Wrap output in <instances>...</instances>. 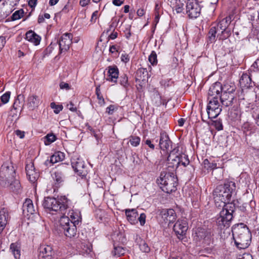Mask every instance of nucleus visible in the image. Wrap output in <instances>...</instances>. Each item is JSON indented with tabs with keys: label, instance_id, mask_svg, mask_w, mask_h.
I'll use <instances>...</instances> for the list:
<instances>
[{
	"label": "nucleus",
	"instance_id": "nucleus-33",
	"mask_svg": "<svg viewBox=\"0 0 259 259\" xmlns=\"http://www.w3.org/2000/svg\"><path fill=\"white\" fill-rule=\"evenodd\" d=\"M25 97L24 95L20 94L17 96L16 99L13 104V108L15 109L21 108L24 105Z\"/></svg>",
	"mask_w": 259,
	"mask_h": 259
},
{
	"label": "nucleus",
	"instance_id": "nucleus-39",
	"mask_svg": "<svg viewBox=\"0 0 259 259\" xmlns=\"http://www.w3.org/2000/svg\"><path fill=\"white\" fill-rule=\"evenodd\" d=\"M96 94L97 95V99L99 100L98 103L101 106L104 105L105 103V102L104 99L101 94L100 84L98 85L96 87Z\"/></svg>",
	"mask_w": 259,
	"mask_h": 259
},
{
	"label": "nucleus",
	"instance_id": "nucleus-61",
	"mask_svg": "<svg viewBox=\"0 0 259 259\" xmlns=\"http://www.w3.org/2000/svg\"><path fill=\"white\" fill-rule=\"evenodd\" d=\"M118 35V33L116 31H114V30L111 32V33L108 36V39H115Z\"/></svg>",
	"mask_w": 259,
	"mask_h": 259
},
{
	"label": "nucleus",
	"instance_id": "nucleus-7",
	"mask_svg": "<svg viewBox=\"0 0 259 259\" xmlns=\"http://www.w3.org/2000/svg\"><path fill=\"white\" fill-rule=\"evenodd\" d=\"M211 229L198 228L194 236V240L199 246L209 245L211 242Z\"/></svg>",
	"mask_w": 259,
	"mask_h": 259
},
{
	"label": "nucleus",
	"instance_id": "nucleus-30",
	"mask_svg": "<svg viewBox=\"0 0 259 259\" xmlns=\"http://www.w3.org/2000/svg\"><path fill=\"white\" fill-rule=\"evenodd\" d=\"M170 6L173 11H176L177 13H181L184 10V4L180 0L171 1Z\"/></svg>",
	"mask_w": 259,
	"mask_h": 259
},
{
	"label": "nucleus",
	"instance_id": "nucleus-10",
	"mask_svg": "<svg viewBox=\"0 0 259 259\" xmlns=\"http://www.w3.org/2000/svg\"><path fill=\"white\" fill-rule=\"evenodd\" d=\"M201 8L197 0H188L186 5V13L190 18H196L199 16Z\"/></svg>",
	"mask_w": 259,
	"mask_h": 259
},
{
	"label": "nucleus",
	"instance_id": "nucleus-1",
	"mask_svg": "<svg viewBox=\"0 0 259 259\" xmlns=\"http://www.w3.org/2000/svg\"><path fill=\"white\" fill-rule=\"evenodd\" d=\"M15 169L12 166L3 165L0 171V184L3 187H9L15 193L21 191V186L19 180L14 177Z\"/></svg>",
	"mask_w": 259,
	"mask_h": 259
},
{
	"label": "nucleus",
	"instance_id": "nucleus-62",
	"mask_svg": "<svg viewBox=\"0 0 259 259\" xmlns=\"http://www.w3.org/2000/svg\"><path fill=\"white\" fill-rule=\"evenodd\" d=\"M15 133L16 135L21 139H23L25 136V133L23 131L16 130Z\"/></svg>",
	"mask_w": 259,
	"mask_h": 259
},
{
	"label": "nucleus",
	"instance_id": "nucleus-29",
	"mask_svg": "<svg viewBox=\"0 0 259 259\" xmlns=\"http://www.w3.org/2000/svg\"><path fill=\"white\" fill-rule=\"evenodd\" d=\"M63 216H64V215ZM64 217L66 216L64 215ZM66 217H68L70 221L73 223V224L78 225L81 222V218L80 216L78 213L74 212L73 210H69Z\"/></svg>",
	"mask_w": 259,
	"mask_h": 259
},
{
	"label": "nucleus",
	"instance_id": "nucleus-42",
	"mask_svg": "<svg viewBox=\"0 0 259 259\" xmlns=\"http://www.w3.org/2000/svg\"><path fill=\"white\" fill-rule=\"evenodd\" d=\"M179 158H180V160H179L180 161V165L182 164L184 167H186V166H187L190 163V161L189 160L188 156V155H187L186 154H179Z\"/></svg>",
	"mask_w": 259,
	"mask_h": 259
},
{
	"label": "nucleus",
	"instance_id": "nucleus-35",
	"mask_svg": "<svg viewBox=\"0 0 259 259\" xmlns=\"http://www.w3.org/2000/svg\"><path fill=\"white\" fill-rule=\"evenodd\" d=\"M255 201H254L253 200H251V201H250L249 203H242L241 205H240L239 206V208L240 210H241L242 211L247 212V213H249V210H248L247 209V207L250 206V208L251 210L253 211L254 210L253 207L255 206Z\"/></svg>",
	"mask_w": 259,
	"mask_h": 259
},
{
	"label": "nucleus",
	"instance_id": "nucleus-46",
	"mask_svg": "<svg viewBox=\"0 0 259 259\" xmlns=\"http://www.w3.org/2000/svg\"><path fill=\"white\" fill-rule=\"evenodd\" d=\"M45 144L46 145H48L54 142L56 140V137L54 134H48L45 137Z\"/></svg>",
	"mask_w": 259,
	"mask_h": 259
},
{
	"label": "nucleus",
	"instance_id": "nucleus-16",
	"mask_svg": "<svg viewBox=\"0 0 259 259\" xmlns=\"http://www.w3.org/2000/svg\"><path fill=\"white\" fill-rule=\"evenodd\" d=\"M25 169L29 181L33 183L36 181L39 177V172L35 169L32 162L26 164Z\"/></svg>",
	"mask_w": 259,
	"mask_h": 259
},
{
	"label": "nucleus",
	"instance_id": "nucleus-2",
	"mask_svg": "<svg viewBox=\"0 0 259 259\" xmlns=\"http://www.w3.org/2000/svg\"><path fill=\"white\" fill-rule=\"evenodd\" d=\"M235 189V183L229 180L225 181L223 184L218 185L213 193L216 206L221 207V204L230 202Z\"/></svg>",
	"mask_w": 259,
	"mask_h": 259
},
{
	"label": "nucleus",
	"instance_id": "nucleus-19",
	"mask_svg": "<svg viewBox=\"0 0 259 259\" xmlns=\"http://www.w3.org/2000/svg\"><path fill=\"white\" fill-rule=\"evenodd\" d=\"M159 145L160 148L163 150L168 149L171 145V142L169 140L168 136L164 132L160 133Z\"/></svg>",
	"mask_w": 259,
	"mask_h": 259
},
{
	"label": "nucleus",
	"instance_id": "nucleus-5",
	"mask_svg": "<svg viewBox=\"0 0 259 259\" xmlns=\"http://www.w3.org/2000/svg\"><path fill=\"white\" fill-rule=\"evenodd\" d=\"M157 183L160 186V188L163 192L170 193L177 190V180L174 176L170 174H161L159 179H158Z\"/></svg>",
	"mask_w": 259,
	"mask_h": 259
},
{
	"label": "nucleus",
	"instance_id": "nucleus-51",
	"mask_svg": "<svg viewBox=\"0 0 259 259\" xmlns=\"http://www.w3.org/2000/svg\"><path fill=\"white\" fill-rule=\"evenodd\" d=\"M51 107L54 109V112L56 114L59 113L63 109L62 105H56L54 102L51 103Z\"/></svg>",
	"mask_w": 259,
	"mask_h": 259
},
{
	"label": "nucleus",
	"instance_id": "nucleus-64",
	"mask_svg": "<svg viewBox=\"0 0 259 259\" xmlns=\"http://www.w3.org/2000/svg\"><path fill=\"white\" fill-rule=\"evenodd\" d=\"M145 144L148 145L150 149L152 150H154L155 146L152 143V141L151 140L147 139L145 141Z\"/></svg>",
	"mask_w": 259,
	"mask_h": 259
},
{
	"label": "nucleus",
	"instance_id": "nucleus-15",
	"mask_svg": "<svg viewBox=\"0 0 259 259\" xmlns=\"http://www.w3.org/2000/svg\"><path fill=\"white\" fill-rule=\"evenodd\" d=\"M179 151V148H174L170 151L167 158V166L168 167H171L172 169H176L178 166L180 165V158L179 154H177Z\"/></svg>",
	"mask_w": 259,
	"mask_h": 259
},
{
	"label": "nucleus",
	"instance_id": "nucleus-12",
	"mask_svg": "<svg viewBox=\"0 0 259 259\" xmlns=\"http://www.w3.org/2000/svg\"><path fill=\"white\" fill-rule=\"evenodd\" d=\"M72 35L71 33H66L62 35L59 41L60 54L66 52L72 44Z\"/></svg>",
	"mask_w": 259,
	"mask_h": 259
},
{
	"label": "nucleus",
	"instance_id": "nucleus-36",
	"mask_svg": "<svg viewBox=\"0 0 259 259\" xmlns=\"http://www.w3.org/2000/svg\"><path fill=\"white\" fill-rule=\"evenodd\" d=\"M53 178L56 182L55 184L58 186L64 182V177L63 173L60 171H56L54 174Z\"/></svg>",
	"mask_w": 259,
	"mask_h": 259
},
{
	"label": "nucleus",
	"instance_id": "nucleus-48",
	"mask_svg": "<svg viewBox=\"0 0 259 259\" xmlns=\"http://www.w3.org/2000/svg\"><path fill=\"white\" fill-rule=\"evenodd\" d=\"M137 74L140 78V79L144 80L145 77L148 75V72L146 69L140 68L138 70Z\"/></svg>",
	"mask_w": 259,
	"mask_h": 259
},
{
	"label": "nucleus",
	"instance_id": "nucleus-18",
	"mask_svg": "<svg viewBox=\"0 0 259 259\" xmlns=\"http://www.w3.org/2000/svg\"><path fill=\"white\" fill-rule=\"evenodd\" d=\"M222 85L219 82H216L212 84L209 88L208 92V99L211 98L218 99L220 93H222Z\"/></svg>",
	"mask_w": 259,
	"mask_h": 259
},
{
	"label": "nucleus",
	"instance_id": "nucleus-26",
	"mask_svg": "<svg viewBox=\"0 0 259 259\" xmlns=\"http://www.w3.org/2000/svg\"><path fill=\"white\" fill-rule=\"evenodd\" d=\"M27 101L28 107L32 110L37 108L39 106L40 103L39 97L36 95H34L30 96L28 98Z\"/></svg>",
	"mask_w": 259,
	"mask_h": 259
},
{
	"label": "nucleus",
	"instance_id": "nucleus-55",
	"mask_svg": "<svg viewBox=\"0 0 259 259\" xmlns=\"http://www.w3.org/2000/svg\"><path fill=\"white\" fill-rule=\"evenodd\" d=\"M154 95L155 96V98H156L158 99V101H155V104L156 106H159L161 105V96L157 91L154 93Z\"/></svg>",
	"mask_w": 259,
	"mask_h": 259
},
{
	"label": "nucleus",
	"instance_id": "nucleus-41",
	"mask_svg": "<svg viewBox=\"0 0 259 259\" xmlns=\"http://www.w3.org/2000/svg\"><path fill=\"white\" fill-rule=\"evenodd\" d=\"M140 241L139 242V248L140 250L145 253H148L150 251V248L148 245L147 243L143 240L141 239L140 238Z\"/></svg>",
	"mask_w": 259,
	"mask_h": 259
},
{
	"label": "nucleus",
	"instance_id": "nucleus-20",
	"mask_svg": "<svg viewBox=\"0 0 259 259\" xmlns=\"http://www.w3.org/2000/svg\"><path fill=\"white\" fill-rule=\"evenodd\" d=\"M220 98L222 105L227 107L233 105L235 99V94H221Z\"/></svg>",
	"mask_w": 259,
	"mask_h": 259
},
{
	"label": "nucleus",
	"instance_id": "nucleus-38",
	"mask_svg": "<svg viewBox=\"0 0 259 259\" xmlns=\"http://www.w3.org/2000/svg\"><path fill=\"white\" fill-rule=\"evenodd\" d=\"M10 250L15 259H20L21 255L20 250L17 245L14 243H12L10 246Z\"/></svg>",
	"mask_w": 259,
	"mask_h": 259
},
{
	"label": "nucleus",
	"instance_id": "nucleus-17",
	"mask_svg": "<svg viewBox=\"0 0 259 259\" xmlns=\"http://www.w3.org/2000/svg\"><path fill=\"white\" fill-rule=\"evenodd\" d=\"M160 215L166 223H173L176 220V214L173 209H163L161 210Z\"/></svg>",
	"mask_w": 259,
	"mask_h": 259
},
{
	"label": "nucleus",
	"instance_id": "nucleus-3",
	"mask_svg": "<svg viewBox=\"0 0 259 259\" xmlns=\"http://www.w3.org/2000/svg\"><path fill=\"white\" fill-rule=\"evenodd\" d=\"M233 238L239 249L247 248L251 240V234L246 225L243 223L237 224L232 228Z\"/></svg>",
	"mask_w": 259,
	"mask_h": 259
},
{
	"label": "nucleus",
	"instance_id": "nucleus-28",
	"mask_svg": "<svg viewBox=\"0 0 259 259\" xmlns=\"http://www.w3.org/2000/svg\"><path fill=\"white\" fill-rule=\"evenodd\" d=\"M108 80L115 82L118 77V69L116 67H109Z\"/></svg>",
	"mask_w": 259,
	"mask_h": 259
},
{
	"label": "nucleus",
	"instance_id": "nucleus-63",
	"mask_svg": "<svg viewBox=\"0 0 259 259\" xmlns=\"http://www.w3.org/2000/svg\"><path fill=\"white\" fill-rule=\"evenodd\" d=\"M121 60L122 61L126 63L130 60V57L127 54H122L121 56Z\"/></svg>",
	"mask_w": 259,
	"mask_h": 259
},
{
	"label": "nucleus",
	"instance_id": "nucleus-54",
	"mask_svg": "<svg viewBox=\"0 0 259 259\" xmlns=\"http://www.w3.org/2000/svg\"><path fill=\"white\" fill-rule=\"evenodd\" d=\"M214 126L218 131H221L223 129V126L222 122L220 120H217L214 121Z\"/></svg>",
	"mask_w": 259,
	"mask_h": 259
},
{
	"label": "nucleus",
	"instance_id": "nucleus-37",
	"mask_svg": "<svg viewBox=\"0 0 259 259\" xmlns=\"http://www.w3.org/2000/svg\"><path fill=\"white\" fill-rule=\"evenodd\" d=\"M221 206L223 207V210L228 211V214H231L233 215V213L235 210V206L234 203L228 202L225 204H221Z\"/></svg>",
	"mask_w": 259,
	"mask_h": 259
},
{
	"label": "nucleus",
	"instance_id": "nucleus-47",
	"mask_svg": "<svg viewBox=\"0 0 259 259\" xmlns=\"http://www.w3.org/2000/svg\"><path fill=\"white\" fill-rule=\"evenodd\" d=\"M149 61L152 65H156L157 63V55L155 51H152L149 56Z\"/></svg>",
	"mask_w": 259,
	"mask_h": 259
},
{
	"label": "nucleus",
	"instance_id": "nucleus-60",
	"mask_svg": "<svg viewBox=\"0 0 259 259\" xmlns=\"http://www.w3.org/2000/svg\"><path fill=\"white\" fill-rule=\"evenodd\" d=\"M250 124L248 122H246L242 125V129L244 132L249 131L250 130Z\"/></svg>",
	"mask_w": 259,
	"mask_h": 259
},
{
	"label": "nucleus",
	"instance_id": "nucleus-25",
	"mask_svg": "<svg viewBox=\"0 0 259 259\" xmlns=\"http://www.w3.org/2000/svg\"><path fill=\"white\" fill-rule=\"evenodd\" d=\"M26 39L34 45L37 46L39 44L41 37L34 31L29 30L26 33Z\"/></svg>",
	"mask_w": 259,
	"mask_h": 259
},
{
	"label": "nucleus",
	"instance_id": "nucleus-8",
	"mask_svg": "<svg viewBox=\"0 0 259 259\" xmlns=\"http://www.w3.org/2000/svg\"><path fill=\"white\" fill-rule=\"evenodd\" d=\"M233 15H229L221 20L217 25L216 27L219 31H221L222 35L221 39H224L228 37L231 34L230 30H228V27L230 24Z\"/></svg>",
	"mask_w": 259,
	"mask_h": 259
},
{
	"label": "nucleus",
	"instance_id": "nucleus-52",
	"mask_svg": "<svg viewBox=\"0 0 259 259\" xmlns=\"http://www.w3.org/2000/svg\"><path fill=\"white\" fill-rule=\"evenodd\" d=\"M117 106L114 105H110L109 106L107 107L106 112L109 115H112L113 114L115 111H116L117 110Z\"/></svg>",
	"mask_w": 259,
	"mask_h": 259
},
{
	"label": "nucleus",
	"instance_id": "nucleus-44",
	"mask_svg": "<svg viewBox=\"0 0 259 259\" xmlns=\"http://www.w3.org/2000/svg\"><path fill=\"white\" fill-rule=\"evenodd\" d=\"M203 165L205 168L208 169H213L217 168V163L213 162H210L207 159H205L203 161Z\"/></svg>",
	"mask_w": 259,
	"mask_h": 259
},
{
	"label": "nucleus",
	"instance_id": "nucleus-23",
	"mask_svg": "<svg viewBox=\"0 0 259 259\" xmlns=\"http://www.w3.org/2000/svg\"><path fill=\"white\" fill-rule=\"evenodd\" d=\"M125 214L127 220L132 224H135L138 223L137 218L139 214L136 209H125Z\"/></svg>",
	"mask_w": 259,
	"mask_h": 259
},
{
	"label": "nucleus",
	"instance_id": "nucleus-50",
	"mask_svg": "<svg viewBox=\"0 0 259 259\" xmlns=\"http://www.w3.org/2000/svg\"><path fill=\"white\" fill-rule=\"evenodd\" d=\"M120 83L124 87H127L128 85V77L125 74L120 77Z\"/></svg>",
	"mask_w": 259,
	"mask_h": 259
},
{
	"label": "nucleus",
	"instance_id": "nucleus-14",
	"mask_svg": "<svg viewBox=\"0 0 259 259\" xmlns=\"http://www.w3.org/2000/svg\"><path fill=\"white\" fill-rule=\"evenodd\" d=\"M188 228V223L185 219L179 220L174 226L173 230L179 238L185 235Z\"/></svg>",
	"mask_w": 259,
	"mask_h": 259
},
{
	"label": "nucleus",
	"instance_id": "nucleus-40",
	"mask_svg": "<svg viewBox=\"0 0 259 259\" xmlns=\"http://www.w3.org/2000/svg\"><path fill=\"white\" fill-rule=\"evenodd\" d=\"M219 32L215 26H212L208 32L209 41L212 42L215 40V34Z\"/></svg>",
	"mask_w": 259,
	"mask_h": 259
},
{
	"label": "nucleus",
	"instance_id": "nucleus-21",
	"mask_svg": "<svg viewBox=\"0 0 259 259\" xmlns=\"http://www.w3.org/2000/svg\"><path fill=\"white\" fill-rule=\"evenodd\" d=\"M52 254V247L49 245H42L39 248V258L51 259Z\"/></svg>",
	"mask_w": 259,
	"mask_h": 259
},
{
	"label": "nucleus",
	"instance_id": "nucleus-13",
	"mask_svg": "<svg viewBox=\"0 0 259 259\" xmlns=\"http://www.w3.org/2000/svg\"><path fill=\"white\" fill-rule=\"evenodd\" d=\"M71 165L74 171L81 178L85 177L87 175L84 162L82 159L80 158L73 159L71 162Z\"/></svg>",
	"mask_w": 259,
	"mask_h": 259
},
{
	"label": "nucleus",
	"instance_id": "nucleus-6",
	"mask_svg": "<svg viewBox=\"0 0 259 259\" xmlns=\"http://www.w3.org/2000/svg\"><path fill=\"white\" fill-rule=\"evenodd\" d=\"M59 223L61 229L66 237L72 238L76 235L77 225L71 222L68 217H61Z\"/></svg>",
	"mask_w": 259,
	"mask_h": 259
},
{
	"label": "nucleus",
	"instance_id": "nucleus-22",
	"mask_svg": "<svg viewBox=\"0 0 259 259\" xmlns=\"http://www.w3.org/2000/svg\"><path fill=\"white\" fill-rule=\"evenodd\" d=\"M65 158V154L60 151H57L52 155L50 160L45 161V164L48 165L49 163L55 164L60 161H63Z\"/></svg>",
	"mask_w": 259,
	"mask_h": 259
},
{
	"label": "nucleus",
	"instance_id": "nucleus-43",
	"mask_svg": "<svg viewBox=\"0 0 259 259\" xmlns=\"http://www.w3.org/2000/svg\"><path fill=\"white\" fill-rule=\"evenodd\" d=\"M24 11L23 9H20L15 11L11 16L12 21H15L20 19L23 16Z\"/></svg>",
	"mask_w": 259,
	"mask_h": 259
},
{
	"label": "nucleus",
	"instance_id": "nucleus-11",
	"mask_svg": "<svg viewBox=\"0 0 259 259\" xmlns=\"http://www.w3.org/2000/svg\"><path fill=\"white\" fill-rule=\"evenodd\" d=\"M233 219V215L228 214V211L222 210L216 220L217 225L221 228H228L230 226Z\"/></svg>",
	"mask_w": 259,
	"mask_h": 259
},
{
	"label": "nucleus",
	"instance_id": "nucleus-59",
	"mask_svg": "<svg viewBox=\"0 0 259 259\" xmlns=\"http://www.w3.org/2000/svg\"><path fill=\"white\" fill-rule=\"evenodd\" d=\"M238 259H253L250 253H244Z\"/></svg>",
	"mask_w": 259,
	"mask_h": 259
},
{
	"label": "nucleus",
	"instance_id": "nucleus-57",
	"mask_svg": "<svg viewBox=\"0 0 259 259\" xmlns=\"http://www.w3.org/2000/svg\"><path fill=\"white\" fill-rule=\"evenodd\" d=\"M67 107L68 109L73 112H75L77 110L76 107L74 106V104L71 102L67 105Z\"/></svg>",
	"mask_w": 259,
	"mask_h": 259
},
{
	"label": "nucleus",
	"instance_id": "nucleus-4",
	"mask_svg": "<svg viewBox=\"0 0 259 259\" xmlns=\"http://www.w3.org/2000/svg\"><path fill=\"white\" fill-rule=\"evenodd\" d=\"M71 201L65 196H61L59 199L54 197H45L42 205L46 211L53 213V212L65 214L70 208Z\"/></svg>",
	"mask_w": 259,
	"mask_h": 259
},
{
	"label": "nucleus",
	"instance_id": "nucleus-34",
	"mask_svg": "<svg viewBox=\"0 0 259 259\" xmlns=\"http://www.w3.org/2000/svg\"><path fill=\"white\" fill-rule=\"evenodd\" d=\"M126 251V249L125 248L114 245V249L112 251V254L114 256L119 257L121 255H123L125 253Z\"/></svg>",
	"mask_w": 259,
	"mask_h": 259
},
{
	"label": "nucleus",
	"instance_id": "nucleus-32",
	"mask_svg": "<svg viewBox=\"0 0 259 259\" xmlns=\"http://www.w3.org/2000/svg\"><path fill=\"white\" fill-rule=\"evenodd\" d=\"M228 115L229 118L234 121L239 120L241 116L240 111L237 108H233L230 110Z\"/></svg>",
	"mask_w": 259,
	"mask_h": 259
},
{
	"label": "nucleus",
	"instance_id": "nucleus-31",
	"mask_svg": "<svg viewBox=\"0 0 259 259\" xmlns=\"http://www.w3.org/2000/svg\"><path fill=\"white\" fill-rule=\"evenodd\" d=\"M236 87L234 84L226 83L222 85V94H235Z\"/></svg>",
	"mask_w": 259,
	"mask_h": 259
},
{
	"label": "nucleus",
	"instance_id": "nucleus-58",
	"mask_svg": "<svg viewBox=\"0 0 259 259\" xmlns=\"http://www.w3.org/2000/svg\"><path fill=\"white\" fill-rule=\"evenodd\" d=\"M98 11H95L92 15L91 21L95 23L98 18Z\"/></svg>",
	"mask_w": 259,
	"mask_h": 259
},
{
	"label": "nucleus",
	"instance_id": "nucleus-45",
	"mask_svg": "<svg viewBox=\"0 0 259 259\" xmlns=\"http://www.w3.org/2000/svg\"><path fill=\"white\" fill-rule=\"evenodd\" d=\"M141 141V139L137 136H131L130 137V142L131 144L134 147H137L139 145Z\"/></svg>",
	"mask_w": 259,
	"mask_h": 259
},
{
	"label": "nucleus",
	"instance_id": "nucleus-27",
	"mask_svg": "<svg viewBox=\"0 0 259 259\" xmlns=\"http://www.w3.org/2000/svg\"><path fill=\"white\" fill-rule=\"evenodd\" d=\"M23 211L24 213L27 212V215L34 213L35 210L32 203L30 199H26L23 204Z\"/></svg>",
	"mask_w": 259,
	"mask_h": 259
},
{
	"label": "nucleus",
	"instance_id": "nucleus-24",
	"mask_svg": "<svg viewBox=\"0 0 259 259\" xmlns=\"http://www.w3.org/2000/svg\"><path fill=\"white\" fill-rule=\"evenodd\" d=\"M240 86L242 88H249L252 87L254 82H252L250 76L247 73H243L239 80Z\"/></svg>",
	"mask_w": 259,
	"mask_h": 259
},
{
	"label": "nucleus",
	"instance_id": "nucleus-9",
	"mask_svg": "<svg viewBox=\"0 0 259 259\" xmlns=\"http://www.w3.org/2000/svg\"><path fill=\"white\" fill-rule=\"evenodd\" d=\"M208 104L207 106V113L210 119L216 118L221 113L222 108L220 107L218 99L214 98L208 99Z\"/></svg>",
	"mask_w": 259,
	"mask_h": 259
},
{
	"label": "nucleus",
	"instance_id": "nucleus-56",
	"mask_svg": "<svg viewBox=\"0 0 259 259\" xmlns=\"http://www.w3.org/2000/svg\"><path fill=\"white\" fill-rule=\"evenodd\" d=\"M60 88L61 89H66L67 90H68L70 89V87L68 83H65L64 82H61L60 83Z\"/></svg>",
	"mask_w": 259,
	"mask_h": 259
},
{
	"label": "nucleus",
	"instance_id": "nucleus-49",
	"mask_svg": "<svg viewBox=\"0 0 259 259\" xmlns=\"http://www.w3.org/2000/svg\"><path fill=\"white\" fill-rule=\"evenodd\" d=\"M10 95H11V92H7L6 93H5L1 97V102L3 104L7 103L9 102V100H10Z\"/></svg>",
	"mask_w": 259,
	"mask_h": 259
},
{
	"label": "nucleus",
	"instance_id": "nucleus-53",
	"mask_svg": "<svg viewBox=\"0 0 259 259\" xmlns=\"http://www.w3.org/2000/svg\"><path fill=\"white\" fill-rule=\"evenodd\" d=\"M146 217V214L144 213H142L140 214L139 217L137 218V220L140 222V225L141 226H143L145 224Z\"/></svg>",
	"mask_w": 259,
	"mask_h": 259
}]
</instances>
